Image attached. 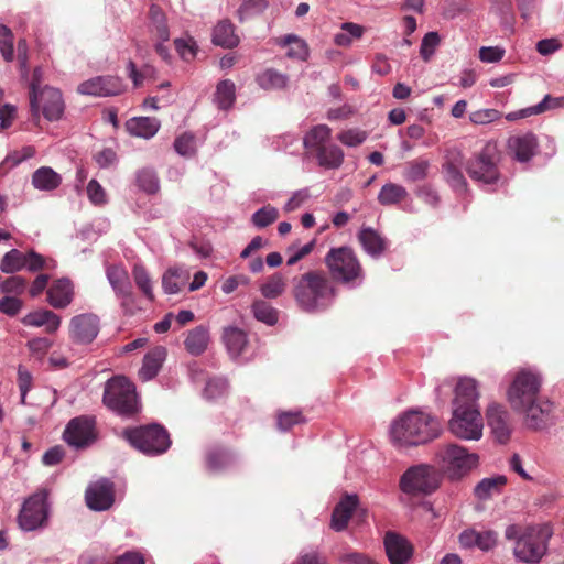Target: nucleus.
Wrapping results in <instances>:
<instances>
[{
    "label": "nucleus",
    "instance_id": "nucleus-43",
    "mask_svg": "<svg viewBox=\"0 0 564 564\" xmlns=\"http://www.w3.org/2000/svg\"><path fill=\"white\" fill-rule=\"evenodd\" d=\"M430 162L423 159H416L408 162L403 172V177L409 182L422 181L427 176Z\"/></svg>",
    "mask_w": 564,
    "mask_h": 564
},
{
    "label": "nucleus",
    "instance_id": "nucleus-47",
    "mask_svg": "<svg viewBox=\"0 0 564 564\" xmlns=\"http://www.w3.org/2000/svg\"><path fill=\"white\" fill-rule=\"evenodd\" d=\"M259 85L263 89H278L286 86L288 78L285 75L274 70L267 69L258 77Z\"/></svg>",
    "mask_w": 564,
    "mask_h": 564
},
{
    "label": "nucleus",
    "instance_id": "nucleus-56",
    "mask_svg": "<svg viewBox=\"0 0 564 564\" xmlns=\"http://www.w3.org/2000/svg\"><path fill=\"white\" fill-rule=\"evenodd\" d=\"M440 42H441V37L437 32H429L424 35L422 43H421L420 53H421L422 58L425 62L430 61L431 56L434 54Z\"/></svg>",
    "mask_w": 564,
    "mask_h": 564
},
{
    "label": "nucleus",
    "instance_id": "nucleus-6",
    "mask_svg": "<svg viewBox=\"0 0 564 564\" xmlns=\"http://www.w3.org/2000/svg\"><path fill=\"white\" fill-rule=\"evenodd\" d=\"M501 153L494 142H488L477 153H475L465 165L468 176L484 185L498 186L503 183V177L499 167Z\"/></svg>",
    "mask_w": 564,
    "mask_h": 564
},
{
    "label": "nucleus",
    "instance_id": "nucleus-61",
    "mask_svg": "<svg viewBox=\"0 0 564 564\" xmlns=\"http://www.w3.org/2000/svg\"><path fill=\"white\" fill-rule=\"evenodd\" d=\"M227 390V381L220 378L210 379L207 381L204 389V395L208 400H215L225 394Z\"/></svg>",
    "mask_w": 564,
    "mask_h": 564
},
{
    "label": "nucleus",
    "instance_id": "nucleus-26",
    "mask_svg": "<svg viewBox=\"0 0 564 564\" xmlns=\"http://www.w3.org/2000/svg\"><path fill=\"white\" fill-rule=\"evenodd\" d=\"M166 358V349L156 346L151 349L143 358V365L139 370V377L142 381L153 379L160 371L163 361Z\"/></svg>",
    "mask_w": 564,
    "mask_h": 564
},
{
    "label": "nucleus",
    "instance_id": "nucleus-45",
    "mask_svg": "<svg viewBox=\"0 0 564 564\" xmlns=\"http://www.w3.org/2000/svg\"><path fill=\"white\" fill-rule=\"evenodd\" d=\"M25 268L31 272L53 270L56 267V261L54 259L45 258L34 250H30L25 253Z\"/></svg>",
    "mask_w": 564,
    "mask_h": 564
},
{
    "label": "nucleus",
    "instance_id": "nucleus-33",
    "mask_svg": "<svg viewBox=\"0 0 564 564\" xmlns=\"http://www.w3.org/2000/svg\"><path fill=\"white\" fill-rule=\"evenodd\" d=\"M358 240L365 251L372 257L380 256L387 246L384 238H382L378 231L370 227L362 228L359 231Z\"/></svg>",
    "mask_w": 564,
    "mask_h": 564
},
{
    "label": "nucleus",
    "instance_id": "nucleus-54",
    "mask_svg": "<svg viewBox=\"0 0 564 564\" xmlns=\"http://www.w3.org/2000/svg\"><path fill=\"white\" fill-rule=\"evenodd\" d=\"M17 50H18L17 58H18L19 72H20L21 79L23 82H28L29 73H30V69H29V45H28V42L25 39H20L18 41Z\"/></svg>",
    "mask_w": 564,
    "mask_h": 564
},
{
    "label": "nucleus",
    "instance_id": "nucleus-12",
    "mask_svg": "<svg viewBox=\"0 0 564 564\" xmlns=\"http://www.w3.org/2000/svg\"><path fill=\"white\" fill-rule=\"evenodd\" d=\"M441 476L429 465H417L409 468L400 479V488L409 495L431 494L440 486Z\"/></svg>",
    "mask_w": 564,
    "mask_h": 564
},
{
    "label": "nucleus",
    "instance_id": "nucleus-11",
    "mask_svg": "<svg viewBox=\"0 0 564 564\" xmlns=\"http://www.w3.org/2000/svg\"><path fill=\"white\" fill-rule=\"evenodd\" d=\"M449 431L456 437L478 441L482 436L484 420L479 408H454L448 423Z\"/></svg>",
    "mask_w": 564,
    "mask_h": 564
},
{
    "label": "nucleus",
    "instance_id": "nucleus-34",
    "mask_svg": "<svg viewBox=\"0 0 564 564\" xmlns=\"http://www.w3.org/2000/svg\"><path fill=\"white\" fill-rule=\"evenodd\" d=\"M126 127L130 134L149 139L158 132L160 122L155 118L139 117L128 120Z\"/></svg>",
    "mask_w": 564,
    "mask_h": 564
},
{
    "label": "nucleus",
    "instance_id": "nucleus-7",
    "mask_svg": "<svg viewBox=\"0 0 564 564\" xmlns=\"http://www.w3.org/2000/svg\"><path fill=\"white\" fill-rule=\"evenodd\" d=\"M102 402L122 416H132L140 409L134 384L124 377H113L106 382Z\"/></svg>",
    "mask_w": 564,
    "mask_h": 564
},
{
    "label": "nucleus",
    "instance_id": "nucleus-38",
    "mask_svg": "<svg viewBox=\"0 0 564 564\" xmlns=\"http://www.w3.org/2000/svg\"><path fill=\"white\" fill-rule=\"evenodd\" d=\"M286 289V279L275 272L267 278L265 282L260 286V292L265 299H276L284 293Z\"/></svg>",
    "mask_w": 564,
    "mask_h": 564
},
{
    "label": "nucleus",
    "instance_id": "nucleus-53",
    "mask_svg": "<svg viewBox=\"0 0 564 564\" xmlns=\"http://www.w3.org/2000/svg\"><path fill=\"white\" fill-rule=\"evenodd\" d=\"M132 273L137 286L150 301H153L154 295L152 290V282L147 270L142 265L137 264L134 265Z\"/></svg>",
    "mask_w": 564,
    "mask_h": 564
},
{
    "label": "nucleus",
    "instance_id": "nucleus-28",
    "mask_svg": "<svg viewBox=\"0 0 564 564\" xmlns=\"http://www.w3.org/2000/svg\"><path fill=\"white\" fill-rule=\"evenodd\" d=\"M22 323L26 326H45L47 333H55L61 325V317L52 311L39 310L25 315Z\"/></svg>",
    "mask_w": 564,
    "mask_h": 564
},
{
    "label": "nucleus",
    "instance_id": "nucleus-55",
    "mask_svg": "<svg viewBox=\"0 0 564 564\" xmlns=\"http://www.w3.org/2000/svg\"><path fill=\"white\" fill-rule=\"evenodd\" d=\"M443 172L447 183L458 192H465L467 189V181L459 167H443Z\"/></svg>",
    "mask_w": 564,
    "mask_h": 564
},
{
    "label": "nucleus",
    "instance_id": "nucleus-14",
    "mask_svg": "<svg viewBox=\"0 0 564 564\" xmlns=\"http://www.w3.org/2000/svg\"><path fill=\"white\" fill-rule=\"evenodd\" d=\"M65 441L74 447L82 448L96 440L95 420L79 416L69 421L64 432Z\"/></svg>",
    "mask_w": 564,
    "mask_h": 564
},
{
    "label": "nucleus",
    "instance_id": "nucleus-2",
    "mask_svg": "<svg viewBox=\"0 0 564 564\" xmlns=\"http://www.w3.org/2000/svg\"><path fill=\"white\" fill-rule=\"evenodd\" d=\"M553 532L549 524H510L505 538L513 542L514 557L525 564H538L547 552Z\"/></svg>",
    "mask_w": 564,
    "mask_h": 564
},
{
    "label": "nucleus",
    "instance_id": "nucleus-23",
    "mask_svg": "<svg viewBox=\"0 0 564 564\" xmlns=\"http://www.w3.org/2000/svg\"><path fill=\"white\" fill-rule=\"evenodd\" d=\"M358 503L357 495L345 494L333 510L330 528L337 532L345 530Z\"/></svg>",
    "mask_w": 564,
    "mask_h": 564
},
{
    "label": "nucleus",
    "instance_id": "nucleus-37",
    "mask_svg": "<svg viewBox=\"0 0 564 564\" xmlns=\"http://www.w3.org/2000/svg\"><path fill=\"white\" fill-rule=\"evenodd\" d=\"M236 100V87L230 79L218 83L215 93V102L219 109L227 110L232 107Z\"/></svg>",
    "mask_w": 564,
    "mask_h": 564
},
{
    "label": "nucleus",
    "instance_id": "nucleus-32",
    "mask_svg": "<svg viewBox=\"0 0 564 564\" xmlns=\"http://www.w3.org/2000/svg\"><path fill=\"white\" fill-rule=\"evenodd\" d=\"M107 278L119 296L130 299L132 295V285L127 271L119 265H109L107 268Z\"/></svg>",
    "mask_w": 564,
    "mask_h": 564
},
{
    "label": "nucleus",
    "instance_id": "nucleus-1",
    "mask_svg": "<svg viewBox=\"0 0 564 564\" xmlns=\"http://www.w3.org/2000/svg\"><path fill=\"white\" fill-rule=\"evenodd\" d=\"M291 294L302 312L314 314L328 310L338 290L325 271L308 270L292 278Z\"/></svg>",
    "mask_w": 564,
    "mask_h": 564
},
{
    "label": "nucleus",
    "instance_id": "nucleus-58",
    "mask_svg": "<svg viewBox=\"0 0 564 564\" xmlns=\"http://www.w3.org/2000/svg\"><path fill=\"white\" fill-rule=\"evenodd\" d=\"M175 151L183 156H192L195 153V138L191 133H183L174 142Z\"/></svg>",
    "mask_w": 564,
    "mask_h": 564
},
{
    "label": "nucleus",
    "instance_id": "nucleus-42",
    "mask_svg": "<svg viewBox=\"0 0 564 564\" xmlns=\"http://www.w3.org/2000/svg\"><path fill=\"white\" fill-rule=\"evenodd\" d=\"M25 253L18 249L8 251L0 261V270L3 273H15L25 268Z\"/></svg>",
    "mask_w": 564,
    "mask_h": 564
},
{
    "label": "nucleus",
    "instance_id": "nucleus-60",
    "mask_svg": "<svg viewBox=\"0 0 564 564\" xmlns=\"http://www.w3.org/2000/svg\"><path fill=\"white\" fill-rule=\"evenodd\" d=\"M337 139L347 147H357L367 139V132L358 129H349L340 132Z\"/></svg>",
    "mask_w": 564,
    "mask_h": 564
},
{
    "label": "nucleus",
    "instance_id": "nucleus-62",
    "mask_svg": "<svg viewBox=\"0 0 564 564\" xmlns=\"http://www.w3.org/2000/svg\"><path fill=\"white\" fill-rule=\"evenodd\" d=\"M501 113L496 109H481L470 113V121L475 124H487L500 119Z\"/></svg>",
    "mask_w": 564,
    "mask_h": 564
},
{
    "label": "nucleus",
    "instance_id": "nucleus-4",
    "mask_svg": "<svg viewBox=\"0 0 564 564\" xmlns=\"http://www.w3.org/2000/svg\"><path fill=\"white\" fill-rule=\"evenodd\" d=\"M328 276L335 284L355 288L360 285L365 279V271L356 254L349 247L330 248L324 258Z\"/></svg>",
    "mask_w": 564,
    "mask_h": 564
},
{
    "label": "nucleus",
    "instance_id": "nucleus-27",
    "mask_svg": "<svg viewBox=\"0 0 564 564\" xmlns=\"http://www.w3.org/2000/svg\"><path fill=\"white\" fill-rule=\"evenodd\" d=\"M149 31L158 41L167 42L170 40L166 14L155 3L151 4L149 9Z\"/></svg>",
    "mask_w": 564,
    "mask_h": 564
},
{
    "label": "nucleus",
    "instance_id": "nucleus-50",
    "mask_svg": "<svg viewBox=\"0 0 564 564\" xmlns=\"http://www.w3.org/2000/svg\"><path fill=\"white\" fill-rule=\"evenodd\" d=\"M268 7L267 0H245L238 9V19L240 22L262 13Z\"/></svg>",
    "mask_w": 564,
    "mask_h": 564
},
{
    "label": "nucleus",
    "instance_id": "nucleus-41",
    "mask_svg": "<svg viewBox=\"0 0 564 564\" xmlns=\"http://www.w3.org/2000/svg\"><path fill=\"white\" fill-rule=\"evenodd\" d=\"M234 460L231 453L225 448H212L206 454V466L212 471H218L229 466Z\"/></svg>",
    "mask_w": 564,
    "mask_h": 564
},
{
    "label": "nucleus",
    "instance_id": "nucleus-44",
    "mask_svg": "<svg viewBox=\"0 0 564 564\" xmlns=\"http://www.w3.org/2000/svg\"><path fill=\"white\" fill-rule=\"evenodd\" d=\"M252 312L258 321L268 325H274L278 322V311L263 300L254 301Z\"/></svg>",
    "mask_w": 564,
    "mask_h": 564
},
{
    "label": "nucleus",
    "instance_id": "nucleus-46",
    "mask_svg": "<svg viewBox=\"0 0 564 564\" xmlns=\"http://www.w3.org/2000/svg\"><path fill=\"white\" fill-rule=\"evenodd\" d=\"M42 82V69L41 67H36L33 70L32 79L30 82V108L32 119L34 121H39L40 119V107L37 101V93L40 90V85Z\"/></svg>",
    "mask_w": 564,
    "mask_h": 564
},
{
    "label": "nucleus",
    "instance_id": "nucleus-48",
    "mask_svg": "<svg viewBox=\"0 0 564 564\" xmlns=\"http://www.w3.org/2000/svg\"><path fill=\"white\" fill-rule=\"evenodd\" d=\"M281 43L285 46H290V50L288 52V55L290 57H295L304 61L308 56V48L306 43L303 40L299 39L296 35L289 34L284 36Z\"/></svg>",
    "mask_w": 564,
    "mask_h": 564
},
{
    "label": "nucleus",
    "instance_id": "nucleus-22",
    "mask_svg": "<svg viewBox=\"0 0 564 564\" xmlns=\"http://www.w3.org/2000/svg\"><path fill=\"white\" fill-rule=\"evenodd\" d=\"M37 101L40 109L42 108V112L47 120L54 121L61 118L64 110V102L58 89L44 87L37 93Z\"/></svg>",
    "mask_w": 564,
    "mask_h": 564
},
{
    "label": "nucleus",
    "instance_id": "nucleus-39",
    "mask_svg": "<svg viewBox=\"0 0 564 564\" xmlns=\"http://www.w3.org/2000/svg\"><path fill=\"white\" fill-rule=\"evenodd\" d=\"M507 484L505 476H496L491 478H485L477 484L475 487V495L479 499H488L492 495L500 492L501 488Z\"/></svg>",
    "mask_w": 564,
    "mask_h": 564
},
{
    "label": "nucleus",
    "instance_id": "nucleus-30",
    "mask_svg": "<svg viewBox=\"0 0 564 564\" xmlns=\"http://www.w3.org/2000/svg\"><path fill=\"white\" fill-rule=\"evenodd\" d=\"M191 273L183 268H170L162 278V286L165 293H180L188 283Z\"/></svg>",
    "mask_w": 564,
    "mask_h": 564
},
{
    "label": "nucleus",
    "instance_id": "nucleus-40",
    "mask_svg": "<svg viewBox=\"0 0 564 564\" xmlns=\"http://www.w3.org/2000/svg\"><path fill=\"white\" fill-rule=\"evenodd\" d=\"M408 196L406 189L394 183L384 184L379 192L378 200L381 205H394L402 202Z\"/></svg>",
    "mask_w": 564,
    "mask_h": 564
},
{
    "label": "nucleus",
    "instance_id": "nucleus-19",
    "mask_svg": "<svg viewBox=\"0 0 564 564\" xmlns=\"http://www.w3.org/2000/svg\"><path fill=\"white\" fill-rule=\"evenodd\" d=\"M386 554L391 564H408L413 555V546L403 535L388 531L383 538Z\"/></svg>",
    "mask_w": 564,
    "mask_h": 564
},
{
    "label": "nucleus",
    "instance_id": "nucleus-64",
    "mask_svg": "<svg viewBox=\"0 0 564 564\" xmlns=\"http://www.w3.org/2000/svg\"><path fill=\"white\" fill-rule=\"evenodd\" d=\"M505 56V50L499 46H484L479 50V59L484 63H497Z\"/></svg>",
    "mask_w": 564,
    "mask_h": 564
},
{
    "label": "nucleus",
    "instance_id": "nucleus-18",
    "mask_svg": "<svg viewBox=\"0 0 564 564\" xmlns=\"http://www.w3.org/2000/svg\"><path fill=\"white\" fill-rule=\"evenodd\" d=\"M486 419L494 437L499 443L506 444L512 432L510 416L506 408L499 403L489 404L486 410Z\"/></svg>",
    "mask_w": 564,
    "mask_h": 564
},
{
    "label": "nucleus",
    "instance_id": "nucleus-3",
    "mask_svg": "<svg viewBox=\"0 0 564 564\" xmlns=\"http://www.w3.org/2000/svg\"><path fill=\"white\" fill-rule=\"evenodd\" d=\"M391 438L400 447L426 444L441 434L437 419L421 411H408L391 425Z\"/></svg>",
    "mask_w": 564,
    "mask_h": 564
},
{
    "label": "nucleus",
    "instance_id": "nucleus-36",
    "mask_svg": "<svg viewBox=\"0 0 564 564\" xmlns=\"http://www.w3.org/2000/svg\"><path fill=\"white\" fill-rule=\"evenodd\" d=\"M223 340L232 357H238L247 345V335L238 327H226Z\"/></svg>",
    "mask_w": 564,
    "mask_h": 564
},
{
    "label": "nucleus",
    "instance_id": "nucleus-35",
    "mask_svg": "<svg viewBox=\"0 0 564 564\" xmlns=\"http://www.w3.org/2000/svg\"><path fill=\"white\" fill-rule=\"evenodd\" d=\"M62 183V177L52 167L42 166L32 175V184L40 191H53Z\"/></svg>",
    "mask_w": 564,
    "mask_h": 564
},
{
    "label": "nucleus",
    "instance_id": "nucleus-57",
    "mask_svg": "<svg viewBox=\"0 0 564 564\" xmlns=\"http://www.w3.org/2000/svg\"><path fill=\"white\" fill-rule=\"evenodd\" d=\"M174 46L178 55L184 61H192L195 58L197 53L196 43L193 39H175Z\"/></svg>",
    "mask_w": 564,
    "mask_h": 564
},
{
    "label": "nucleus",
    "instance_id": "nucleus-17",
    "mask_svg": "<svg viewBox=\"0 0 564 564\" xmlns=\"http://www.w3.org/2000/svg\"><path fill=\"white\" fill-rule=\"evenodd\" d=\"M77 91L98 97L117 96L123 91V84L116 76H97L79 84Z\"/></svg>",
    "mask_w": 564,
    "mask_h": 564
},
{
    "label": "nucleus",
    "instance_id": "nucleus-5",
    "mask_svg": "<svg viewBox=\"0 0 564 564\" xmlns=\"http://www.w3.org/2000/svg\"><path fill=\"white\" fill-rule=\"evenodd\" d=\"M332 129L326 124L314 126L303 138L307 155L314 158L324 169L335 170L344 162V151L330 143Z\"/></svg>",
    "mask_w": 564,
    "mask_h": 564
},
{
    "label": "nucleus",
    "instance_id": "nucleus-15",
    "mask_svg": "<svg viewBox=\"0 0 564 564\" xmlns=\"http://www.w3.org/2000/svg\"><path fill=\"white\" fill-rule=\"evenodd\" d=\"M85 501L90 510H109L115 503V484L105 478L90 484L85 491Z\"/></svg>",
    "mask_w": 564,
    "mask_h": 564
},
{
    "label": "nucleus",
    "instance_id": "nucleus-49",
    "mask_svg": "<svg viewBox=\"0 0 564 564\" xmlns=\"http://www.w3.org/2000/svg\"><path fill=\"white\" fill-rule=\"evenodd\" d=\"M0 53L8 63L14 59L13 33L4 24H0Z\"/></svg>",
    "mask_w": 564,
    "mask_h": 564
},
{
    "label": "nucleus",
    "instance_id": "nucleus-29",
    "mask_svg": "<svg viewBox=\"0 0 564 564\" xmlns=\"http://www.w3.org/2000/svg\"><path fill=\"white\" fill-rule=\"evenodd\" d=\"M209 344V330L204 325H198L187 333L184 347L192 356H200Z\"/></svg>",
    "mask_w": 564,
    "mask_h": 564
},
{
    "label": "nucleus",
    "instance_id": "nucleus-25",
    "mask_svg": "<svg viewBox=\"0 0 564 564\" xmlns=\"http://www.w3.org/2000/svg\"><path fill=\"white\" fill-rule=\"evenodd\" d=\"M74 297V285L69 279L56 280L47 290V302L54 308L67 307Z\"/></svg>",
    "mask_w": 564,
    "mask_h": 564
},
{
    "label": "nucleus",
    "instance_id": "nucleus-13",
    "mask_svg": "<svg viewBox=\"0 0 564 564\" xmlns=\"http://www.w3.org/2000/svg\"><path fill=\"white\" fill-rule=\"evenodd\" d=\"M46 518V495L39 492L25 500L18 517V522L22 530L32 531L42 527Z\"/></svg>",
    "mask_w": 564,
    "mask_h": 564
},
{
    "label": "nucleus",
    "instance_id": "nucleus-10",
    "mask_svg": "<svg viewBox=\"0 0 564 564\" xmlns=\"http://www.w3.org/2000/svg\"><path fill=\"white\" fill-rule=\"evenodd\" d=\"M540 387L541 379L536 373L530 370L519 371L507 392V399L512 410H522L523 406H528L531 402L536 401Z\"/></svg>",
    "mask_w": 564,
    "mask_h": 564
},
{
    "label": "nucleus",
    "instance_id": "nucleus-8",
    "mask_svg": "<svg viewBox=\"0 0 564 564\" xmlns=\"http://www.w3.org/2000/svg\"><path fill=\"white\" fill-rule=\"evenodd\" d=\"M436 464L451 479H459L478 464V455L456 444H447L438 448Z\"/></svg>",
    "mask_w": 564,
    "mask_h": 564
},
{
    "label": "nucleus",
    "instance_id": "nucleus-21",
    "mask_svg": "<svg viewBox=\"0 0 564 564\" xmlns=\"http://www.w3.org/2000/svg\"><path fill=\"white\" fill-rule=\"evenodd\" d=\"M551 411L552 403L549 400L536 398V401L531 402L528 406H523L522 410H517L516 412L524 413L527 427L541 430L546 426Z\"/></svg>",
    "mask_w": 564,
    "mask_h": 564
},
{
    "label": "nucleus",
    "instance_id": "nucleus-16",
    "mask_svg": "<svg viewBox=\"0 0 564 564\" xmlns=\"http://www.w3.org/2000/svg\"><path fill=\"white\" fill-rule=\"evenodd\" d=\"M99 333V317L93 313L74 316L69 323V336L77 344H90Z\"/></svg>",
    "mask_w": 564,
    "mask_h": 564
},
{
    "label": "nucleus",
    "instance_id": "nucleus-24",
    "mask_svg": "<svg viewBox=\"0 0 564 564\" xmlns=\"http://www.w3.org/2000/svg\"><path fill=\"white\" fill-rule=\"evenodd\" d=\"M478 382L473 378H460L455 387L454 408H479Z\"/></svg>",
    "mask_w": 564,
    "mask_h": 564
},
{
    "label": "nucleus",
    "instance_id": "nucleus-20",
    "mask_svg": "<svg viewBox=\"0 0 564 564\" xmlns=\"http://www.w3.org/2000/svg\"><path fill=\"white\" fill-rule=\"evenodd\" d=\"M538 139L532 132L511 135L508 139L507 148L509 154L519 162L530 161L538 149Z\"/></svg>",
    "mask_w": 564,
    "mask_h": 564
},
{
    "label": "nucleus",
    "instance_id": "nucleus-63",
    "mask_svg": "<svg viewBox=\"0 0 564 564\" xmlns=\"http://www.w3.org/2000/svg\"><path fill=\"white\" fill-rule=\"evenodd\" d=\"M25 285H26V280L24 278L14 275V276L7 278L1 283L0 289L3 293L21 294L24 291Z\"/></svg>",
    "mask_w": 564,
    "mask_h": 564
},
{
    "label": "nucleus",
    "instance_id": "nucleus-9",
    "mask_svg": "<svg viewBox=\"0 0 564 564\" xmlns=\"http://www.w3.org/2000/svg\"><path fill=\"white\" fill-rule=\"evenodd\" d=\"M124 436L133 447L148 455L165 453L171 445L167 431L159 424L126 430Z\"/></svg>",
    "mask_w": 564,
    "mask_h": 564
},
{
    "label": "nucleus",
    "instance_id": "nucleus-31",
    "mask_svg": "<svg viewBox=\"0 0 564 564\" xmlns=\"http://www.w3.org/2000/svg\"><path fill=\"white\" fill-rule=\"evenodd\" d=\"M240 42L235 32V25L229 20H223L217 23L213 32V43L225 48H234Z\"/></svg>",
    "mask_w": 564,
    "mask_h": 564
},
{
    "label": "nucleus",
    "instance_id": "nucleus-52",
    "mask_svg": "<svg viewBox=\"0 0 564 564\" xmlns=\"http://www.w3.org/2000/svg\"><path fill=\"white\" fill-rule=\"evenodd\" d=\"M137 184L148 194H154L160 188L159 178L155 172L149 169H143L138 173Z\"/></svg>",
    "mask_w": 564,
    "mask_h": 564
},
{
    "label": "nucleus",
    "instance_id": "nucleus-51",
    "mask_svg": "<svg viewBox=\"0 0 564 564\" xmlns=\"http://www.w3.org/2000/svg\"><path fill=\"white\" fill-rule=\"evenodd\" d=\"M279 218V210L271 206L267 205L260 209H258L252 215V224L258 228H264L271 224H273Z\"/></svg>",
    "mask_w": 564,
    "mask_h": 564
},
{
    "label": "nucleus",
    "instance_id": "nucleus-59",
    "mask_svg": "<svg viewBox=\"0 0 564 564\" xmlns=\"http://www.w3.org/2000/svg\"><path fill=\"white\" fill-rule=\"evenodd\" d=\"M305 419L301 412H282L278 415V427L281 431H289L294 425L302 424Z\"/></svg>",
    "mask_w": 564,
    "mask_h": 564
}]
</instances>
